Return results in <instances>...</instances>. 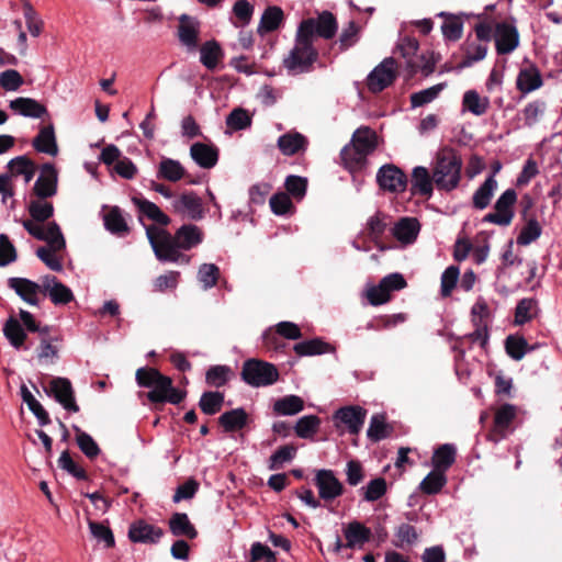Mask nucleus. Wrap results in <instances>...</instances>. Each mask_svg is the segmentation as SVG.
I'll use <instances>...</instances> for the list:
<instances>
[{"mask_svg": "<svg viewBox=\"0 0 562 562\" xmlns=\"http://www.w3.org/2000/svg\"><path fill=\"white\" fill-rule=\"evenodd\" d=\"M463 160L458 150L450 146L439 149L432 162V180L440 192L454 191L462 179Z\"/></svg>", "mask_w": 562, "mask_h": 562, "instance_id": "obj_1", "label": "nucleus"}, {"mask_svg": "<svg viewBox=\"0 0 562 562\" xmlns=\"http://www.w3.org/2000/svg\"><path fill=\"white\" fill-rule=\"evenodd\" d=\"M318 56V50L312 40L295 31L293 46L284 56L282 65L289 75L308 74L314 69Z\"/></svg>", "mask_w": 562, "mask_h": 562, "instance_id": "obj_2", "label": "nucleus"}, {"mask_svg": "<svg viewBox=\"0 0 562 562\" xmlns=\"http://www.w3.org/2000/svg\"><path fill=\"white\" fill-rule=\"evenodd\" d=\"M145 229L153 251L160 262L189 263L190 258L180 251L181 248L167 229L155 225L145 226Z\"/></svg>", "mask_w": 562, "mask_h": 562, "instance_id": "obj_3", "label": "nucleus"}, {"mask_svg": "<svg viewBox=\"0 0 562 562\" xmlns=\"http://www.w3.org/2000/svg\"><path fill=\"white\" fill-rule=\"evenodd\" d=\"M296 32L312 40L313 43L316 38L330 41L338 32V21L333 12L324 10L317 12L316 16L301 20Z\"/></svg>", "mask_w": 562, "mask_h": 562, "instance_id": "obj_4", "label": "nucleus"}, {"mask_svg": "<svg viewBox=\"0 0 562 562\" xmlns=\"http://www.w3.org/2000/svg\"><path fill=\"white\" fill-rule=\"evenodd\" d=\"M240 374L243 381L252 387L269 386L279 379V371L274 364L258 359L246 360Z\"/></svg>", "mask_w": 562, "mask_h": 562, "instance_id": "obj_5", "label": "nucleus"}, {"mask_svg": "<svg viewBox=\"0 0 562 562\" xmlns=\"http://www.w3.org/2000/svg\"><path fill=\"white\" fill-rule=\"evenodd\" d=\"M22 225L32 237L46 241L53 249H65L66 241L56 222H49L46 227H43L33 220H23Z\"/></svg>", "mask_w": 562, "mask_h": 562, "instance_id": "obj_6", "label": "nucleus"}, {"mask_svg": "<svg viewBox=\"0 0 562 562\" xmlns=\"http://www.w3.org/2000/svg\"><path fill=\"white\" fill-rule=\"evenodd\" d=\"M517 201V193L514 189L505 190L496 200L494 213H488L483 217L484 223H492L499 226H508L514 218V205Z\"/></svg>", "mask_w": 562, "mask_h": 562, "instance_id": "obj_7", "label": "nucleus"}, {"mask_svg": "<svg viewBox=\"0 0 562 562\" xmlns=\"http://www.w3.org/2000/svg\"><path fill=\"white\" fill-rule=\"evenodd\" d=\"M396 63L393 57L384 58L367 77V87L372 93H379L396 79Z\"/></svg>", "mask_w": 562, "mask_h": 562, "instance_id": "obj_8", "label": "nucleus"}, {"mask_svg": "<svg viewBox=\"0 0 562 562\" xmlns=\"http://www.w3.org/2000/svg\"><path fill=\"white\" fill-rule=\"evenodd\" d=\"M186 395V391L178 390L172 385L171 378L161 374L147 393V398L154 404L170 403L177 405L184 400Z\"/></svg>", "mask_w": 562, "mask_h": 562, "instance_id": "obj_9", "label": "nucleus"}, {"mask_svg": "<svg viewBox=\"0 0 562 562\" xmlns=\"http://www.w3.org/2000/svg\"><path fill=\"white\" fill-rule=\"evenodd\" d=\"M47 395L53 396L66 411L78 413L79 406L76 403L75 390L69 379L56 376L49 381Z\"/></svg>", "mask_w": 562, "mask_h": 562, "instance_id": "obj_10", "label": "nucleus"}, {"mask_svg": "<svg viewBox=\"0 0 562 562\" xmlns=\"http://www.w3.org/2000/svg\"><path fill=\"white\" fill-rule=\"evenodd\" d=\"M367 411L358 405H348L338 408L333 419L337 428L344 425L348 432L351 435H358L364 424Z\"/></svg>", "mask_w": 562, "mask_h": 562, "instance_id": "obj_11", "label": "nucleus"}, {"mask_svg": "<svg viewBox=\"0 0 562 562\" xmlns=\"http://www.w3.org/2000/svg\"><path fill=\"white\" fill-rule=\"evenodd\" d=\"M379 187L392 193L404 192L407 186L406 175L395 165L386 164L380 167L376 172Z\"/></svg>", "mask_w": 562, "mask_h": 562, "instance_id": "obj_12", "label": "nucleus"}, {"mask_svg": "<svg viewBox=\"0 0 562 562\" xmlns=\"http://www.w3.org/2000/svg\"><path fill=\"white\" fill-rule=\"evenodd\" d=\"M178 20L177 35L180 44L186 47L188 52H195L199 48L201 22L198 18L186 13L181 14Z\"/></svg>", "mask_w": 562, "mask_h": 562, "instance_id": "obj_13", "label": "nucleus"}, {"mask_svg": "<svg viewBox=\"0 0 562 562\" xmlns=\"http://www.w3.org/2000/svg\"><path fill=\"white\" fill-rule=\"evenodd\" d=\"M162 528L148 524L145 519H137L130 525L128 539L134 543L157 544L164 537Z\"/></svg>", "mask_w": 562, "mask_h": 562, "instance_id": "obj_14", "label": "nucleus"}, {"mask_svg": "<svg viewBox=\"0 0 562 562\" xmlns=\"http://www.w3.org/2000/svg\"><path fill=\"white\" fill-rule=\"evenodd\" d=\"M318 495L325 502L334 501L344 493L342 483L336 477L333 470L322 469L314 479Z\"/></svg>", "mask_w": 562, "mask_h": 562, "instance_id": "obj_15", "label": "nucleus"}, {"mask_svg": "<svg viewBox=\"0 0 562 562\" xmlns=\"http://www.w3.org/2000/svg\"><path fill=\"white\" fill-rule=\"evenodd\" d=\"M58 184V172L55 166L50 162H46L41 168V175L36 179L33 192L41 199L46 200L56 195Z\"/></svg>", "mask_w": 562, "mask_h": 562, "instance_id": "obj_16", "label": "nucleus"}, {"mask_svg": "<svg viewBox=\"0 0 562 562\" xmlns=\"http://www.w3.org/2000/svg\"><path fill=\"white\" fill-rule=\"evenodd\" d=\"M368 156L350 143L340 150L342 166L352 176V181L358 182L357 190L360 189L361 181L357 180V173L362 172L368 166Z\"/></svg>", "mask_w": 562, "mask_h": 562, "instance_id": "obj_17", "label": "nucleus"}, {"mask_svg": "<svg viewBox=\"0 0 562 562\" xmlns=\"http://www.w3.org/2000/svg\"><path fill=\"white\" fill-rule=\"evenodd\" d=\"M172 210L190 220L199 221L204 216L202 199L193 191L184 192L171 202Z\"/></svg>", "mask_w": 562, "mask_h": 562, "instance_id": "obj_18", "label": "nucleus"}, {"mask_svg": "<svg viewBox=\"0 0 562 562\" xmlns=\"http://www.w3.org/2000/svg\"><path fill=\"white\" fill-rule=\"evenodd\" d=\"M8 286L25 303L33 306L40 304L37 295L38 293H43V278L41 279V283H37L26 278L12 277L8 279Z\"/></svg>", "mask_w": 562, "mask_h": 562, "instance_id": "obj_19", "label": "nucleus"}, {"mask_svg": "<svg viewBox=\"0 0 562 562\" xmlns=\"http://www.w3.org/2000/svg\"><path fill=\"white\" fill-rule=\"evenodd\" d=\"M495 46L499 55H506L514 52L519 44V34L516 26L501 22L495 26Z\"/></svg>", "mask_w": 562, "mask_h": 562, "instance_id": "obj_20", "label": "nucleus"}, {"mask_svg": "<svg viewBox=\"0 0 562 562\" xmlns=\"http://www.w3.org/2000/svg\"><path fill=\"white\" fill-rule=\"evenodd\" d=\"M43 294L48 295L54 305H66L75 299L71 289L52 274L43 277Z\"/></svg>", "mask_w": 562, "mask_h": 562, "instance_id": "obj_21", "label": "nucleus"}, {"mask_svg": "<svg viewBox=\"0 0 562 562\" xmlns=\"http://www.w3.org/2000/svg\"><path fill=\"white\" fill-rule=\"evenodd\" d=\"M516 417V407L512 404L502 405L494 417V428L490 434V440L498 442L506 437V429Z\"/></svg>", "mask_w": 562, "mask_h": 562, "instance_id": "obj_22", "label": "nucleus"}, {"mask_svg": "<svg viewBox=\"0 0 562 562\" xmlns=\"http://www.w3.org/2000/svg\"><path fill=\"white\" fill-rule=\"evenodd\" d=\"M132 202L139 213V222L143 223L142 217L145 216L162 227L170 223V217L154 202L142 196H133Z\"/></svg>", "mask_w": 562, "mask_h": 562, "instance_id": "obj_23", "label": "nucleus"}, {"mask_svg": "<svg viewBox=\"0 0 562 562\" xmlns=\"http://www.w3.org/2000/svg\"><path fill=\"white\" fill-rule=\"evenodd\" d=\"M32 146L37 153L46 154L49 156L58 155V145L53 124L42 126L38 134L33 138Z\"/></svg>", "mask_w": 562, "mask_h": 562, "instance_id": "obj_24", "label": "nucleus"}, {"mask_svg": "<svg viewBox=\"0 0 562 562\" xmlns=\"http://www.w3.org/2000/svg\"><path fill=\"white\" fill-rule=\"evenodd\" d=\"M420 231V224L415 217H403L394 224L392 235L403 245L413 244Z\"/></svg>", "mask_w": 562, "mask_h": 562, "instance_id": "obj_25", "label": "nucleus"}, {"mask_svg": "<svg viewBox=\"0 0 562 562\" xmlns=\"http://www.w3.org/2000/svg\"><path fill=\"white\" fill-rule=\"evenodd\" d=\"M192 160L201 168L211 169L218 160V149L213 145L194 143L190 147Z\"/></svg>", "mask_w": 562, "mask_h": 562, "instance_id": "obj_26", "label": "nucleus"}, {"mask_svg": "<svg viewBox=\"0 0 562 562\" xmlns=\"http://www.w3.org/2000/svg\"><path fill=\"white\" fill-rule=\"evenodd\" d=\"M10 109L24 117L40 119L47 113L45 105L32 98L19 97L10 101Z\"/></svg>", "mask_w": 562, "mask_h": 562, "instance_id": "obj_27", "label": "nucleus"}, {"mask_svg": "<svg viewBox=\"0 0 562 562\" xmlns=\"http://www.w3.org/2000/svg\"><path fill=\"white\" fill-rule=\"evenodd\" d=\"M542 83L543 80L541 74L533 65L521 68L516 79L517 89L522 93V95L539 89Z\"/></svg>", "mask_w": 562, "mask_h": 562, "instance_id": "obj_28", "label": "nucleus"}, {"mask_svg": "<svg viewBox=\"0 0 562 562\" xmlns=\"http://www.w3.org/2000/svg\"><path fill=\"white\" fill-rule=\"evenodd\" d=\"M172 237L181 250H190L202 243L203 233L196 225L184 224L176 231Z\"/></svg>", "mask_w": 562, "mask_h": 562, "instance_id": "obj_29", "label": "nucleus"}, {"mask_svg": "<svg viewBox=\"0 0 562 562\" xmlns=\"http://www.w3.org/2000/svg\"><path fill=\"white\" fill-rule=\"evenodd\" d=\"M432 171L424 166H417L412 171V192L430 198L434 192Z\"/></svg>", "mask_w": 562, "mask_h": 562, "instance_id": "obj_30", "label": "nucleus"}, {"mask_svg": "<svg viewBox=\"0 0 562 562\" xmlns=\"http://www.w3.org/2000/svg\"><path fill=\"white\" fill-rule=\"evenodd\" d=\"M3 336L8 339L9 344L16 350L24 348L29 349L25 346L26 340V331L19 319L14 316H10L4 325H3Z\"/></svg>", "mask_w": 562, "mask_h": 562, "instance_id": "obj_31", "label": "nucleus"}, {"mask_svg": "<svg viewBox=\"0 0 562 562\" xmlns=\"http://www.w3.org/2000/svg\"><path fill=\"white\" fill-rule=\"evenodd\" d=\"M361 37V27L353 20L342 26L339 36L331 48L337 46L338 53H344L356 46Z\"/></svg>", "mask_w": 562, "mask_h": 562, "instance_id": "obj_32", "label": "nucleus"}, {"mask_svg": "<svg viewBox=\"0 0 562 562\" xmlns=\"http://www.w3.org/2000/svg\"><path fill=\"white\" fill-rule=\"evenodd\" d=\"M350 144L370 155L378 147V134L369 126H360L353 132Z\"/></svg>", "mask_w": 562, "mask_h": 562, "instance_id": "obj_33", "label": "nucleus"}, {"mask_svg": "<svg viewBox=\"0 0 562 562\" xmlns=\"http://www.w3.org/2000/svg\"><path fill=\"white\" fill-rule=\"evenodd\" d=\"M104 227L112 235L123 237L130 233V227L122 210L119 206H112L103 216Z\"/></svg>", "mask_w": 562, "mask_h": 562, "instance_id": "obj_34", "label": "nucleus"}, {"mask_svg": "<svg viewBox=\"0 0 562 562\" xmlns=\"http://www.w3.org/2000/svg\"><path fill=\"white\" fill-rule=\"evenodd\" d=\"M457 448L453 443H443L435 449L431 457V464L435 470L447 472L456 462Z\"/></svg>", "mask_w": 562, "mask_h": 562, "instance_id": "obj_35", "label": "nucleus"}, {"mask_svg": "<svg viewBox=\"0 0 562 562\" xmlns=\"http://www.w3.org/2000/svg\"><path fill=\"white\" fill-rule=\"evenodd\" d=\"M248 423V414L243 407L234 408L223 413L218 417V424L225 432H234L243 429Z\"/></svg>", "mask_w": 562, "mask_h": 562, "instance_id": "obj_36", "label": "nucleus"}, {"mask_svg": "<svg viewBox=\"0 0 562 562\" xmlns=\"http://www.w3.org/2000/svg\"><path fill=\"white\" fill-rule=\"evenodd\" d=\"M284 20L283 10L277 5L268 7L260 19L257 32L260 35L277 31Z\"/></svg>", "mask_w": 562, "mask_h": 562, "instance_id": "obj_37", "label": "nucleus"}, {"mask_svg": "<svg viewBox=\"0 0 562 562\" xmlns=\"http://www.w3.org/2000/svg\"><path fill=\"white\" fill-rule=\"evenodd\" d=\"M344 535L347 540L346 548H355L357 546H363L371 538V530L360 521H351L344 529Z\"/></svg>", "mask_w": 562, "mask_h": 562, "instance_id": "obj_38", "label": "nucleus"}, {"mask_svg": "<svg viewBox=\"0 0 562 562\" xmlns=\"http://www.w3.org/2000/svg\"><path fill=\"white\" fill-rule=\"evenodd\" d=\"M278 148L285 156H293L306 149L307 139L300 133H285L278 138Z\"/></svg>", "mask_w": 562, "mask_h": 562, "instance_id": "obj_39", "label": "nucleus"}, {"mask_svg": "<svg viewBox=\"0 0 562 562\" xmlns=\"http://www.w3.org/2000/svg\"><path fill=\"white\" fill-rule=\"evenodd\" d=\"M7 167L11 177L22 176L25 183H29L35 176L36 165L26 155H21L9 160Z\"/></svg>", "mask_w": 562, "mask_h": 562, "instance_id": "obj_40", "label": "nucleus"}, {"mask_svg": "<svg viewBox=\"0 0 562 562\" xmlns=\"http://www.w3.org/2000/svg\"><path fill=\"white\" fill-rule=\"evenodd\" d=\"M497 189V181L494 175H490L485 181L475 190L472 198L473 206L476 210L486 209Z\"/></svg>", "mask_w": 562, "mask_h": 562, "instance_id": "obj_41", "label": "nucleus"}, {"mask_svg": "<svg viewBox=\"0 0 562 562\" xmlns=\"http://www.w3.org/2000/svg\"><path fill=\"white\" fill-rule=\"evenodd\" d=\"M169 529L175 537L195 539L198 531L186 513H175L169 519Z\"/></svg>", "mask_w": 562, "mask_h": 562, "instance_id": "obj_42", "label": "nucleus"}, {"mask_svg": "<svg viewBox=\"0 0 562 562\" xmlns=\"http://www.w3.org/2000/svg\"><path fill=\"white\" fill-rule=\"evenodd\" d=\"M184 168L179 160L162 157L157 169V178L177 182L184 176Z\"/></svg>", "mask_w": 562, "mask_h": 562, "instance_id": "obj_43", "label": "nucleus"}, {"mask_svg": "<svg viewBox=\"0 0 562 562\" xmlns=\"http://www.w3.org/2000/svg\"><path fill=\"white\" fill-rule=\"evenodd\" d=\"M222 57L223 50L220 44L214 40L206 41L200 47V61L209 70H214Z\"/></svg>", "mask_w": 562, "mask_h": 562, "instance_id": "obj_44", "label": "nucleus"}, {"mask_svg": "<svg viewBox=\"0 0 562 562\" xmlns=\"http://www.w3.org/2000/svg\"><path fill=\"white\" fill-rule=\"evenodd\" d=\"M304 408L303 400L297 395H285L273 404V412L280 416H292Z\"/></svg>", "mask_w": 562, "mask_h": 562, "instance_id": "obj_45", "label": "nucleus"}, {"mask_svg": "<svg viewBox=\"0 0 562 562\" xmlns=\"http://www.w3.org/2000/svg\"><path fill=\"white\" fill-rule=\"evenodd\" d=\"M505 350L513 360L519 361L527 352L535 350V347L529 346L522 336L509 335L505 339Z\"/></svg>", "mask_w": 562, "mask_h": 562, "instance_id": "obj_46", "label": "nucleus"}, {"mask_svg": "<svg viewBox=\"0 0 562 562\" xmlns=\"http://www.w3.org/2000/svg\"><path fill=\"white\" fill-rule=\"evenodd\" d=\"M367 225L369 236L374 241L379 250L385 251L387 249H391L390 246H385L380 241V238L384 234L387 226V223L385 222V216L381 212H378L368 220Z\"/></svg>", "mask_w": 562, "mask_h": 562, "instance_id": "obj_47", "label": "nucleus"}, {"mask_svg": "<svg viewBox=\"0 0 562 562\" xmlns=\"http://www.w3.org/2000/svg\"><path fill=\"white\" fill-rule=\"evenodd\" d=\"M293 349L301 357L323 355L334 350L329 344L323 341L321 338L297 342L294 345Z\"/></svg>", "mask_w": 562, "mask_h": 562, "instance_id": "obj_48", "label": "nucleus"}, {"mask_svg": "<svg viewBox=\"0 0 562 562\" xmlns=\"http://www.w3.org/2000/svg\"><path fill=\"white\" fill-rule=\"evenodd\" d=\"M438 16L446 19L441 25L443 37L452 42L460 40L463 31V21L459 16L447 12H440Z\"/></svg>", "mask_w": 562, "mask_h": 562, "instance_id": "obj_49", "label": "nucleus"}, {"mask_svg": "<svg viewBox=\"0 0 562 562\" xmlns=\"http://www.w3.org/2000/svg\"><path fill=\"white\" fill-rule=\"evenodd\" d=\"M462 105L472 114L481 116L486 113L490 101L487 98H481L475 90H468L463 94Z\"/></svg>", "mask_w": 562, "mask_h": 562, "instance_id": "obj_50", "label": "nucleus"}, {"mask_svg": "<svg viewBox=\"0 0 562 562\" xmlns=\"http://www.w3.org/2000/svg\"><path fill=\"white\" fill-rule=\"evenodd\" d=\"M27 212L31 220L37 223H44L54 215V205L45 200H31L27 204Z\"/></svg>", "mask_w": 562, "mask_h": 562, "instance_id": "obj_51", "label": "nucleus"}, {"mask_svg": "<svg viewBox=\"0 0 562 562\" xmlns=\"http://www.w3.org/2000/svg\"><path fill=\"white\" fill-rule=\"evenodd\" d=\"M446 484V473L434 469L420 482L419 488L427 495H435L438 494Z\"/></svg>", "mask_w": 562, "mask_h": 562, "instance_id": "obj_52", "label": "nucleus"}, {"mask_svg": "<svg viewBox=\"0 0 562 562\" xmlns=\"http://www.w3.org/2000/svg\"><path fill=\"white\" fill-rule=\"evenodd\" d=\"M445 88L446 83L441 82L427 89L412 93L409 97L412 108H420L432 102L435 99L438 98V95Z\"/></svg>", "mask_w": 562, "mask_h": 562, "instance_id": "obj_53", "label": "nucleus"}, {"mask_svg": "<svg viewBox=\"0 0 562 562\" xmlns=\"http://www.w3.org/2000/svg\"><path fill=\"white\" fill-rule=\"evenodd\" d=\"M232 369L225 364L211 366L205 373V382L213 387L224 386L231 379Z\"/></svg>", "mask_w": 562, "mask_h": 562, "instance_id": "obj_54", "label": "nucleus"}, {"mask_svg": "<svg viewBox=\"0 0 562 562\" xmlns=\"http://www.w3.org/2000/svg\"><path fill=\"white\" fill-rule=\"evenodd\" d=\"M74 430L76 431V441L81 452L89 459L97 458L101 450L95 440L76 425H74Z\"/></svg>", "mask_w": 562, "mask_h": 562, "instance_id": "obj_55", "label": "nucleus"}, {"mask_svg": "<svg viewBox=\"0 0 562 562\" xmlns=\"http://www.w3.org/2000/svg\"><path fill=\"white\" fill-rule=\"evenodd\" d=\"M390 434L391 427L385 423L384 416L379 414L373 415L367 430L368 438L373 442H378L387 438Z\"/></svg>", "mask_w": 562, "mask_h": 562, "instance_id": "obj_56", "label": "nucleus"}, {"mask_svg": "<svg viewBox=\"0 0 562 562\" xmlns=\"http://www.w3.org/2000/svg\"><path fill=\"white\" fill-rule=\"evenodd\" d=\"M223 403V393L217 391H206L201 395L199 406L204 414L214 415L220 412Z\"/></svg>", "mask_w": 562, "mask_h": 562, "instance_id": "obj_57", "label": "nucleus"}, {"mask_svg": "<svg viewBox=\"0 0 562 562\" xmlns=\"http://www.w3.org/2000/svg\"><path fill=\"white\" fill-rule=\"evenodd\" d=\"M319 425L321 419L316 415H306L297 419L294 430L297 437L306 439L317 432Z\"/></svg>", "mask_w": 562, "mask_h": 562, "instance_id": "obj_58", "label": "nucleus"}, {"mask_svg": "<svg viewBox=\"0 0 562 562\" xmlns=\"http://www.w3.org/2000/svg\"><path fill=\"white\" fill-rule=\"evenodd\" d=\"M542 234V227L538 220L531 217L527 221L526 225L521 228L517 236V244L520 246H528L537 240Z\"/></svg>", "mask_w": 562, "mask_h": 562, "instance_id": "obj_59", "label": "nucleus"}, {"mask_svg": "<svg viewBox=\"0 0 562 562\" xmlns=\"http://www.w3.org/2000/svg\"><path fill=\"white\" fill-rule=\"evenodd\" d=\"M296 454V447L293 445H284L277 449L269 458V470L282 468L286 462H291Z\"/></svg>", "mask_w": 562, "mask_h": 562, "instance_id": "obj_60", "label": "nucleus"}, {"mask_svg": "<svg viewBox=\"0 0 562 562\" xmlns=\"http://www.w3.org/2000/svg\"><path fill=\"white\" fill-rule=\"evenodd\" d=\"M487 54V46L485 44L471 43L465 49L463 59L459 63L458 69H464L471 67L474 63H477L485 58Z\"/></svg>", "mask_w": 562, "mask_h": 562, "instance_id": "obj_61", "label": "nucleus"}, {"mask_svg": "<svg viewBox=\"0 0 562 562\" xmlns=\"http://www.w3.org/2000/svg\"><path fill=\"white\" fill-rule=\"evenodd\" d=\"M547 110V103L543 100H535L529 102L522 109V116L525 125L528 127L533 126Z\"/></svg>", "mask_w": 562, "mask_h": 562, "instance_id": "obj_62", "label": "nucleus"}, {"mask_svg": "<svg viewBox=\"0 0 562 562\" xmlns=\"http://www.w3.org/2000/svg\"><path fill=\"white\" fill-rule=\"evenodd\" d=\"M220 278V269L214 263H202L198 270V280L204 290L216 285Z\"/></svg>", "mask_w": 562, "mask_h": 562, "instance_id": "obj_63", "label": "nucleus"}, {"mask_svg": "<svg viewBox=\"0 0 562 562\" xmlns=\"http://www.w3.org/2000/svg\"><path fill=\"white\" fill-rule=\"evenodd\" d=\"M387 486L384 477H375L371 480L366 486L361 487L363 499L366 502H375L383 497L386 493Z\"/></svg>", "mask_w": 562, "mask_h": 562, "instance_id": "obj_64", "label": "nucleus"}]
</instances>
